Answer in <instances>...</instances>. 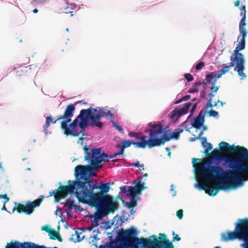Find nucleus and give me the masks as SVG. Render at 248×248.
Listing matches in <instances>:
<instances>
[{
	"instance_id": "nucleus-1",
	"label": "nucleus",
	"mask_w": 248,
	"mask_h": 248,
	"mask_svg": "<svg viewBox=\"0 0 248 248\" xmlns=\"http://www.w3.org/2000/svg\"><path fill=\"white\" fill-rule=\"evenodd\" d=\"M219 146V150L216 148L206 155L217 160V165L196 163L197 159L192 158L199 186L211 196H216L220 189L235 188L248 180V149L225 141Z\"/></svg>"
},
{
	"instance_id": "nucleus-2",
	"label": "nucleus",
	"mask_w": 248,
	"mask_h": 248,
	"mask_svg": "<svg viewBox=\"0 0 248 248\" xmlns=\"http://www.w3.org/2000/svg\"><path fill=\"white\" fill-rule=\"evenodd\" d=\"M84 180L73 181V185L69 180L68 185L60 186L57 190L50 191L48 197L53 195L55 201L59 202L69 193H75L78 199H86L119 205L118 202L114 200L112 196L107 194L110 189L109 183L101 182L99 185L97 183L92 185L91 181L87 177Z\"/></svg>"
},
{
	"instance_id": "nucleus-3",
	"label": "nucleus",
	"mask_w": 248,
	"mask_h": 248,
	"mask_svg": "<svg viewBox=\"0 0 248 248\" xmlns=\"http://www.w3.org/2000/svg\"><path fill=\"white\" fill-rule=\"evenodd\" d=\"M118 237L121 241L128 246H135L138 244H142L144 248H174V246L169 239L166 238L165 234L159 233L164 239L159 241L155 235H152L150 238L135 237L137 230L134 227L122 231L118 233Z\"/></svg>"
},
{
	"instance_id": "nucleus-4",
	"label": "nucleus",
	"mask_w": 248,
	"mask_h": 248,
	"mask_svg": "<svg viewBox=\"0 0 248 248\" xmlns=\"http://www.w3.org/2000/svg\"><path fill=\"white\" fill-rule=\"evenodd\" d=\"M240 16L242 19L240 21L239 25V29L240 34L238 36L237 41L238 44L234 50L235 57L232 60L231 59L232 62L228 66H223L222 69L219 70L222 75H224L229 70L236 65L235 70H236L239 76L241 77V79L246 78L247 75L243 72L244 69V59L243 55L239 51L245 48V38L247 36V31L245 28L246 25V7L245 5H242L240 7Z\"/></svg>"
},
{
	"instance_id": "nucleus-5",
	"label": "nucleus",
	"mask_w": 248,
	"mask_h": 248,
	"mask_svg": "<svg viewBox=\"0 0 248 248\" xmlns=\"http://www.w3.org/2000/svg\"><path fill=\"white\" fill-rule=\"evenodd\" d=\"M76 105V103L68 105L65 109L64 114L62 115L59 116L54 121H52L51 115L47 116L46 118V124L43 126L45 134H47V128L49 126L51 122L52 124H56L58 121L62 120L61 123V127L63 130L64 134L65 135L78 137L81 135V137L84 136L82 127L80 125V121L79 122L78 121V119H80V118H78L77 116L75 120L68 124V123L71 122V118L74 115Z\"/></svg>"
},
{
	"instance_id": "nucleus-6",
	"label": "nucleus",
	"mask_w": 248,
	"mask_h": 248,
	"mask_svg": "<svg viewBox=\"0 0 248 248\" xmlns=\"http://www.w3.org/2000/svg\"><path fill=\"white\" fill-rule=\"evenodd\" d=\"M85 152L84 160H89L90 165H78L75 168V175L77 177L80 175L81 177L86 176L92 170H97L102 168V162L107 161L108 155L106 154H101V148H94L92 150V153L89 152V148L87 146L84 147Z\"/></svg>"
},
{
	"instance_id": "nucleus-7",
	"label": "nucleus",
	"mask_w": 248,
	"mask_h": 248,
	"mask_svg": "<svg viewBox=\"0 0 248 248\" xmlns=\"http://www.w3.org/2000/svg\"><path fill=\"white\" fill-rule=\"evenodd\" d=\"M105 116L111 118L113 117V114L109 110L103 109H100L98 111L96 108H92L81 109L78 118H80L83 134L86 127L88 125L89 119L91 120L90 125L93 127L95 126L100 128L103 126V123L99 121V120Z\"/></svg>"
},
{
	"instance_id": "nucleus-8",
	"label": "nucleus",
	"mask_w": 248,
	"mask_h": 248,
	"mask_svg": "<svg viewBox=\"0 0 248 248\" xmlns=\"http://www.w3.org/2000/svg\"><path fill=\"white\" fill-rule=\"evenodd\" d=\"M221 240L227 242L236 239L244 240V248H248V218L239 219L234 231L221 234Z\"/></svg>"
},
{
	"instance_id": "nucleus-9",
	"label": "nucleus",
	"mask_w": 248,
	"mask_h": 248,
	"mask_svg": "<svg viewBox=\"0 0 248 248\" xmlns=\"http://www.w3.org/2000/svg\"><path fill=\"white\" fill-rule=\"evenodd\" d=\"M79 202L87 203L89 205L95 207L97 211L94 214V220H98L107 216L110 213H114L119 208V205L106 203L102 202L89 200L86 199H78Z\"/></svg>"
},
{
	"instance_id": "nucleus-10",
	"label": "nucleus",
	"mask_w": 248,
	"mask_h": 248,
	"mask_svg": "<svg viewBox=\"0 0 248 248\" xmlns=\"http://www.w3.org/2000/svg\"><path fill=\"white\" fill-rule=\"evenodd\" d=\"M42 202V199H38L32 202H27L25 205L15 202V206L13 208V212L16 210L19 214L24 213L26 215H30L33 212L34 208L39 206Z\"/></svg>"
},
{
	"instance_id": "nucleus-11",
	"label": "nucleus",
	"mask_w": 248,
	"mask_h": 248,
	"mask_svg": "<svg viewBox=\"0 0 248 248\" xmlns=\"http://www.w3.org/2000/svg\"><path fill=\"white\" fill-rule=\"evenodd\" d=\"M170 139H171V134L168 133L163 128V132L159 136H157L154 139H148V148H152L155 146L163 145L165 141H169Z\"/></svg>"
},
{
	"instance_id": "nucleus-12",
	"label": "nucleus",
	"mask_w": 248,
	"mask_h": 248,
	"mask_svg": "<svg viewBox=\"0 0 248 248\" xmlns=\"http://www.w3.org/2000/svg\"><path fill=\"white\" fill-rule=\"evenodd\" d=\"M148 126L151 128L149 130V139H154L163 132V126L160 123H149Z\"/></svg>"
},
{
	"instance_id": "nucleus-13",
	"label": "nucleus",
	"mask_w": 248,
	"mask_h": 248,
	"mask_svg": "<svg viewBox=\"0 0 248 248\" xmlns=\"http://www.w3.org/2000/svg\"><path fill=\"white\" fill-rule=\"evenodd\" d=\"M192 105L191 103H186L184 105L183 108L177 107L174 110H172L169 114L170 118L172 119H177L179 117L183 116L188 112Z\"/></svg>"
},
{
	"instance_id": "nucleus-14",
	"label": "nucleus",
	"mask_w": 248,
	"mask_h": 248,
	"mask_svg": "<svg viewBox=\"0 0 248 248\" xmlns=\"http://www.w3.org/2000/svg\"><path fill=\"white\" fill-rule=\"evenodd\" d=\"M38 245L30 242L21 243L17 241L7 243L6 248H41Z\"/></svg>"
},
{
	"instance_id": "nucleus-15",
	"label": "nucleus",
	"mask_w": 248,
	"mask_h": 248,
	"mask_svg": "<svg viewBox=\"0 0 248 248\" xmlns=\"http://www.w3.org/2000/svg\"><path fill=\"white\" fill-rule=\"evenodd\" d=\"M131 144L134 145L137 148L144 149L145 144L143 142L130 141L129 140L123 141L122 145L118 144L116 147L120 149L119 154H124V149L129 147Z\"/></svg>"
},
{
	"instance_id": "nucleus-16",
	"label": "nucleus",
	"mask_w": 248,
	"mask_h": 248,
	"mask_svg": "<svg viewBox=\"0 0 248 248\" xmlns=\"http://www.w3.org/2000/svg\"><path fill=\"white\" fill-rule=\"evenodd\" d=\"M128 136L130 137H134L135 139L139 141L137 142H142L144 143V148L147 146L148 147L149 141L147 137L144 135L142 133L138 132L136 133L133 131L130 132L128 133Z\"/></svg>"
},
{
	"instance_id": "nucleus-17",
	"label": "nucleus",
	"mask_w": 248,
	"mask_h": 248,
	"mask_svg": "<svg viewBox=\"0 0 248 248\" xmlns=\"http://www.w3.org/2000/svg\"><path fill=\"white\" fill-rule=\"evenodd\" d=\"M222 76V75L219 71H218L217 74H216L215 72H212L206 76L205 80H207L208 82L212 81L211 86L210 87H213V85L215 87H218L216 85L217 79L220 78Z\"/></svg>"
},
{
	"instance_id": "nucleus-18",
	"label": "nucleus",
	"mask_w": 248,
	"mask_h": 248,
	"mask_svg": "<svg viewBox=\"0 0 248 248\" xmlns=\"http://www.w3.org/2000/svg\"><path fill=\"white\" fill-rule=\"evenodd\" d=\"M203 134L202 132H201L198 139L202 140V144L204 148V153L206 155H208L209 153V151L211 150L213 148L212 144L210 143L207 142L206 139L204 137H202V136Z\"/></svg>"
},
{
	"instance_id": "nucleus-19",
	"label": "nucleus",
	"mask_w": 248,
	"mask_h": 248,
	"mask_svg": "<svg viewBox=\"0 0 248 248\" xmlns=\"http://www.w3.org/2000/svg\"><path fill=\"white\" fill-rule=\"evenodd\" d=\"M204 122V115L202 114V110L198 116L194 119L192 123V126L198 129L202 126Z\"/></svg>"
},
{
	"instance_id": "nucleus-20",
	"label": "nucleus",
	"mask_w": 248,
	"mask_h": 248,
	"mask_svg": "<svg viewBox=\"0 0 248 248\" xmlns=\"http://www.w3.org/2000/svg\"><path fill=\"white\" fill-rule=\"evenodd\" d=\"M209 88L210 89V93H208L209 99L206 105V108H208L209 107L212 108L213 106L212 104L213 98L215 96L219 89V87H215L214 85L213 87H209Z\"/></svg>"
},
{
	"instance_id": "nucleus-21",
	"label": "nucleus",
	"mask_w": 248,
	"mask_h": 248,
	"mask_svg": "<svg viewBox=\"0 0 248 248\" xmlns=\"http://www.w3.org/2000/svg\"><path fill=\"white\" fill-rule=\"evenodd\" d=\"M16 72V75L18 76H26L30 74L31 69L28 67H23L20 68Z\"/></svg>"
},
{
	"instance_id": "nucleus-22",
	"label": "nucleus",
	"mask_w": 248,
	"mask_h": 248,
	"mask_svg": "<svg viewBox=\"0 0 248 248\" xmlns=\"http://www.w3.org/2000/svg\"><path fill=\"white\" fill-rule=\"evenodd\" d=\"M49 235H50V238L51 239L55 240L57 239L59 242L62 241V239L60 233L55 230L51 229L49 230Z\"/></svg>"
},
{
	"instance_id": "nucleus-23",
	"label": "nucleus",
	"mask_w": 248,
	"mask_h": 248,
	"mask_svg": "<svg viewBox=\"0 0 248 248\" xmlns=\"http://www.w3.org/2000/svg\"><path fill=\"white\" fill-rule=\"evenodd\" d=\"M129 189L127 190V195L131 196L132 198H135V195L140 194L138 190L134 186H129Z\"/></svg>"
},
{
	"instance_id": "nucleus-24",
	"label": "nucleus",
	"mask_w": 248,
	"mask_h": 248,
	"mask_svg": "<svg viewBox=\"0 0 248 248\" xmlns=\"http://www.w3.org/2000/svg\"><path fill=\"white\" fill-rule=\"evenodd\" d=\"M65 206H67V211H71V210L72 209L73 207H76V205H74V201L70 199H68L67 200L66 202L65 203Z\"/></svg>"
},
{
	"instance_id": "nucleus-25",
	"label": "nucleus",
	"mask_w": 248,
	"mask_h": 248,
	"mask_svg": "<svg viewBox=\"0 0 248 248\" xmlns=\"http://www.w3.org/2000/svg\"><path fill=\"white\" fill-rule=\"evenodd\" d=\"M183 132V130L182 129H176L175 131L171 134V139H174L176 140L178 139L180 137V134Z\"/></svg>"
},
{
	"instance_id": "nucleus-26",
	"label": "nucleus",
	"mask_w": 248,
	"mask_h": 248,
	"mask_svg": "<svg viewBox=\"0 0 248 248\" xmlns=\"http://www.w3.org/2000/svg\"><path fill=\"white\" fill-rule=\"evenodd\" d=\"M144 184L143 182L141 184H137V185L135 186L140 194L141 191L144 190V189L147 188V186H144Z\"/></svg>"
},
{
	"instance_id": "nucleus-27",
	"label": "nucleus",
	"mask_w": 248,
	"mask_h": 248,
	"mask_svg": "<svg viewBox=\"0 0 248 248\" xmlns=\"http://www.w3.org/2000/svg\"><path fill=\"white\" fill-rule=\"evenodd\" d=\"M137 201L135 198H132V199L130 202H127V205L128 207H134L136 205Z\"/></svg>"
},
{
	"instance_id": "nucleus-28",
	"label": "nucleus",
	"mask_w": 248,
	"mask_h": 248,
	"mask_svg": "<svg viewBox=\"0 0 248 248\" xmlns=\"http://www.w3.org/2000/svg\"><path fill=\"white\" fill-rule=\"evenodd\" d=\"M199 86L198 85H197V82L194 84L193 88H190L188 90V93H197L199 91V89L198 88V87Z\"/></svg>"
},
{
	"instance_id": "nucleus-29",
	"label": "nucleus",
	"mask_w": 248,
	"mask_h": 248,
	"mask_svg": "<svg viewBox=\"0 0 248 248\" xmlns=\"http://www.w3.org/2000/svg\"><path fill=\"white\" fill-rule=\"evenodd\" d=\"M211 82H208L207 80H206V81H199V82H197V85H198L199 86H201V85H202V86L204 87V89H206V86L207 85H209L210 84V83L211 84Z\"/></svg>"
},
{
	"instance_id": "nucleus-30",
	"label": "nucleus",
	"mask_w": 248,
	"mask_h": 248,
	"mask_svg": "<svg viewBox=\"0 0 248 248\" xmlns=\"http://www.w3.org/2000/svg\"><path fill=\"white\" fill-rule=\"evenodd\" d=\"M185 78L188 82L191 81L194 79L193 76L188 73L185 74Z\"/></svg>"
},
{
	"instance_id": "nucleus-31",
	"label": "nucleus",
	"mask_w": 248,
	"mask_h": 248,
	"mask_svg": "<svg viewBox=\"0 0 248 248\" xmlns=\"http://www.w3.org/2000/svg\"><path fill=\"white\" fill-rule=\"evenodd\" d=\"M205 66V63L203 62H200L198 63L195 67V68L197 70H200L203 68V67Z\"/></svg>"
},
{
	"instance_id": "nucleus-32",
	"label": "nucleus",
	"mask_w": 248,
	"mask_h": 248,
	"mask_svg": "<svg viewBox=\"0 0 248 248\" xmlns=\"http://www.w3.org/2000/svg\"><path fill=\"white\" fill-rule=\"evenodd\" d=\"M176 216L179 219H181L183 217V211L182 209L178 210L176 212Z\"/></svg>"
},
{
	"instance_id": "nucleus-33",
	"label": "nucleus",
	"mask_w": 248,
	"mask_h": 248,
	"mask_svg": "<svg viewBox=\"0 0 248 248\" xmlns=\"http://www.w3.org/2000/svg\"><path fill=\"white\" fill-rule=\"evenodd\" d=\"M209 115L210 116H213L214 117H217L218 116V113L217 111L213 110H211L209 112Z\"/></svg>"
},
{
	"instance_id": "nucleus-34",
	"label": "nucleus",
	"mask_w": 248,
	"mask_h": 248,
	"mask_svg": "<svg viewBox=\"0 0 248 248\" xmlns=\"http://www.w3.org/2000/svg\"><path fill=\"white\" fill-rule=\"evenodd\" d=\"M0 198L4 199V200H5L4 202V204H5L7 202H8L9 201V198L8 197L7 194L0 195Z\"/></svg>"
},
{
	"instance_id": "nucleus-35",
	"label": "nucleus",
	"mask_w": 248,
	"mask_h": 248,
	"mask_svg": "<svg viewBox=\"0 0 248 248\" xmlns=\"http://www.w3.org/2000/svg\"><path fill=\"white\" fill-rule=\"evenodd\" d=\"M132 166H135L138 168L139 170H141V167H143V164H140L139 161H137L136 163L133 164L132 165Z\"/></svg>"
},
{
	"instance_id": "nucleus-36",
	"label": "nucleus",
	"mask_w": 248,
	"mask_h": 248,
	"mask_svg": "<svg viewBox=\"0 0 248 248\" xmlns=\"http://www.w3.org/2000/svg\"><path fill=\"white\" fill-rule=\"evenodd\" d=\"M172 235H174L173 237V241L176 240L177 241H180L181 240V238L178 236V234H175L174 232H172Z\"/></svg>"
},
{
	"instance_id": "nucleus-37",
	"label": "nucleus",
	"mask_w": 248,
	"mask_h": 248,
	"mask_svg": "<svg viewBox=\"0 0 248 248\" xmlns=\"http://www.w3.org/2000/svg\"><path fill=\"white\" fill-rule=\"evenodd\" d=\"M142 180V179L141 177H138L137 179V180H135L133 182H134V184H136V183H137V184H141V183H142L141 182Z\"/></svg>"
},
{
	"instance_id": "nucleus-38",
	"label": "nucleus",
	"mask_w": 248,
	"mask_h": 248,
	"mask_svg": "<svg viewBox=\"0 0 248 248\" xmlns=\"http://www.w3.org/2000/svg\"><path fill=\"white\" fill-rule=\"evenodd\" d=\"M206 96V91L205 89H203L201 91L200 93V97L202 98H205Z\"/></svg>"
},
{
	"instance_id": "nucleus-39",
	"label": "nucleus",
	"mask_w": 248,
	"mask_h": 248,
	"mask_svg": "<svg viewBox=\"0 0 248 248\" xmlns=\"http://www.w3.org/2000/svg\"><path fill=\"white\" fill-rule=\"evenodd\" d=\"M197 107V103H195L193 105L192 108L191 109V115H192L193 113V112L196 109Z\"/></svg>"
},
{
	"instance_id": "nucleus-40",
	"label": "nucleus",
	"mask_w": 248,
	"mask_h": 248,
	"mask_svg": "<svg viewBox=\"0 0 248 248\" xmlns=\"http://www.w3.org/2000/svg\"><path fill=\"white\" fill-rule=\"evenodd\" d=\"M190 98V96L189 95H186L184 96L182 98V100H183V101H186V100H188Z\"/></svg>"
},
{
	"instance_id": "nucleus-41",
	"label": "nucleus",
	"mask_w": 248,
	"mask_h": 248,
	"mask_svg": "<svg viewBox=\"0 0 248 248\" xmlns=\"http://www.w3.org/2000/svg\"><path fill=\"white\" fill-rule=\"evenodd\" d=\"M42 230H45L47 232L49 233V230H51V229H50L48 228V227L46 226H44L42 228Z\"/></svg>"
},
{
	"instance_id": "nucleus-42",
	"label": "nucleus",
	"mask_w": 248,
	"mask_h": 248,
	"mask_svg": "<svg viewBox=\"0 0 248 248\" xmlns=\"http://www.w3.org/2000/svg\"><path fill=\"white\" fill-rule=\"evenodd\" d=\"M121 191L123 193H126V192H127L126 186H123L121 187Z\"/></svg>"
},
{
	"instance_id": "nucleus-43",
	"label": "nucleus",
	"mask_w": 248,
	"mask_h": 248,
	"mask_svg": "<svg viewBox=\"0 0 248 248\" xmlns=\"http://www.w3.org/2000/svg\"><path fill=\"white\" fill-rule=\"evenodd\" d=\"M115 127L119 131L121 132L123 131V128L119 125H116Z\"/></svg>"
},
{
	"instance_id": "nucleus-44",
	"label": "nucleus",
	"mask_w": 248,
	"mask_h": 248,
	"mask_svg": "<svg viewBox=\"0 0 248 248\" xmlns=\"http://www.w3.org/2000/svg\"><path fill=\"white\" fill-rule=\"evenodd\" d=\"M234 5L235 7H238L240 5V1L239 0H237L236 1L234 2Z\"/></svg>"
},
{
	"instance_id": "nucleus-45",
	"label": "nucleus",
	"mask_w": 248,
	"mask_h": 248,
	"mask_svg": "<svg viewBox=\"0 0 248 248\" xmlns=\"http://www.w3.org/2000/svg\"><path fill=\"white\" fill-rule=\"evenodd\" d=\"M82 140H83V138L82 137L79 138L78 143L82 144H83Z\"/></svg>"
},
{
	"instance_id": "nucleus-46",
	"label": "nucleus",
	"mask_w": 248,
	"mask_h": 248,
	"mask_svg": "<svg viewBox=\"0 0 248 248\" xmlns=\"http://www.w3.org/2000/svg\"><path fill=\"white\" fill-rule=\"evenodd\" d=\"M123 154H119V152L118 153L113 154V157H115L118 155H122Z\"/></svg>"
},
{
	"instance_id": "nucleus-47",
	"label": "nucleus",
	"mask_w": 248,
	"mask_h": 248,
	"mask_svg": "<svg viewBox=\"0 0 248 248\" xmlns=\"http://www.w3.org/2000/svg\"><path fill=\"white\" fill-rule=\"evenodd\" d=\"M39 247H41L42 248H58L56 247H54V248H50V247H46L45 246H39L38 245Z\"/></svg>"
},
{
	"instance_id": "nucleus-48",
	"label": "nucleus",
	"mask_w": 248,
	"mask_h": 248,
	"mask_svg": "<svg viewBox=\"0 0 248 248\" xmlns=\"http://www.w3.org/2000/svg\"><path fill=\"white\" fill-rule=\"evenodd\" d=\"M47 0H37L38 2H46Z\"/></svg>"
},
{
	"instance_id": "nucleus-49",
	"label": "nucleus",
	"mask_w": 248,
	"mask_h": 248,
	"mask_svg": "<svg viewBox=\"0 0 248 248\" xmlns=\"http://www.w3.org/2000/svg\"><path fill=\"white\" fill-rule=\"evenodd\" d=\"M33 13H34V14H36L38 12V9H37L36 8L34 9L33 10Z\"/></svg>"
},
{
	"instance_id": "nucleus-50",
	"label": "nucleus",
	"mask_w": 248,
	"mask_h": 248,
	"mask_svg": "<svg viewBox=\"0 0 248 248\" xmlns=\"http://www.w3.org/2000/svg\"><path fill=\"white\" fill-rule=\"evenodd\" d=\"M217 102L220 103V104H221V105L222 106H223V105L225 104V103H224V102H223L222 101H219V100H218V101H217Z\"/></svg>"
},
{
	"instance_id": "nucleus-51",
	"label": "nucleus",
	"mask_w": 248,
	"mask_h": 248,
	"mask_svg": "<svg viewBox=\"0 0 248 248\" xmlns=\"http://www.w3.org/2000/svg\"><path fill=\"white\" fill-rule=\"evenodd\" d=\"M2 210H6V206L5 205V204L4 203V205H3L2 209Z\"/></svg>"
},
{
	"instance_id": "nucleus-52",
	"label": "nucleus",
	"mask_w": 248,
	"mask_h": 248,
	"mask_svg": "<svg viewBox=\"0 0 248 248\" xmlns=\"http://www.w3.org/2000/svg\"><path fill=\"white\" fill-rule=\"evenodd\" d=\"M106 155H108V158H113V157H113V154H111V155H109V156H108L107 154H106Z\"/></svg>"
},
{
	"instance_id": "nucleus-53",
	"label": "nucleus",
	"mask_w": 248,
	"mask_h": 248,
	"mask_svg": "<svg viewBox=\"0 0 248 248\" xmlns=\"http://www.w3.org/2000/svg\"><path fill=\"white\" fill-rule=\"evenodd\" d=\"M182 101H183V100H182V98L180 99V100H177L176 102H175V104H178L180 102H181Z\"/></svg>"
},
{
	"instance_id": "nucleus-54",
	"label": "nucleus",
	"mask_w": 248,
	"mask_h": 248,
	"mask_svg": "<svg viewBox=\"0 0 248 248\" xmlns=\"http://www.w3.org/2000/svg\"><path fill=\"white\" fill-rule=\"evenodd\" d=\"M68 13H69L70 14V16H73V11H70Z\"/></svg>"
},
{
	"instance_id": "nucleus-55",
	"label": "nucleus",
	"mask_w": 248,
	"mask_h": 248,
	"mask_svg": "<svg viewBox=\"0 0 248 248\" xmlns=\"http://www.w3.org/2000/svg\"><path fill=\"white\" fill-rule=\"evenodd\" d=\"M207 129V127L205 126H203V130H206Z\"/></svg>"
},
{
	"instance_id": "nucleus-56",
	"label": "nucleus",
	"mask_w": 248,
	"mask_h": 248,
	"mask_svg": "<svg viewBox=\"0 0 248 248\" xmlns=\"http://www.w3.org/2000/svg\"><path fill=\"white\" fill-rule=\"evenodd\" d=\"M218 103V102H215V103H214V104L213 105V106H217V103Z\"/></svg>"
},
{
	"instance_id": "nucleus-57",
	"label": "nucleus",
	"mask_w": 248,
	"mask_h": 248,
	"mask_svg": "<svg viewBox=\"0 0 248 248\" xmlns=\"http://www.w3.org/2000/svg\"><path fill=\"white\" fill-rule=\"evenodd\" d=\"M148 174L147 173H145L144 174H143V176H145V177H147L148 176Z\"/></svg>"
},
{
	"instance_id": "nucleus-58",
	"label": "nucleus",
	"mask_w": 248,
	"mask_h": 248,
	"mask_svg": "<svg viewBox=\"0 0 248 248\" xmlns=\"http://www.w3.org/2000/svg\"><path fill=\"white\" fill-rule=\"evenodd\" d=\"M0 169H2V163L0 162Z\"/></svg>"
},
{
	"instance_id": "nucleus-59",
	"label": "nucleus",
	"mask_w": 248,
	"mask_h": 248,
	"mask_svg": "<svg viewBox=\"0 0 248 248\" xmlns=\"http://www.w3.org/2000/svg\"><path fill=\"white\" fill-rule=\"evenodd\" d=\"M194 140H195V138H192L191 140H190V141H194Z\"/></svg>"
},
{
	"instance_id": "nucleus-60",
	"label": "nucleus",
	"mask_w": 248,
	"mask_h": 248,
	"mask_svg": "<svg viewBox=\"0 0 248 248\" xmlns=\"http://www.w3.org/2000/svg\"><path fill=\"white\" fill-rule=\"evenodd\" d=\"M196 100V98H194L192 100L193 101H195Z\"/></svg>"
},
{
	"instance_id": "nucleus-61",
	"label": "nucleus",
	"mask_w": 248,
	"mask_h": 248,
	"mask_svg": "<svg viewBox=\"0 0 248 248\" xmlns=\"http://www.w3.org/2000/svg\"><path fill=\"white\" fill-rule=\"evenodd\" d=\"M141 170H144L143 167H141Z\"/></svg>"
},
{
	"instance_id": "nucleus-62",
	"label": "nucleus",
	"mask_w": 248,
	"mask_h": 248,
	"mask_svg": "<svg viewBox=\"0 0 248 248\" xmlns=\"http://www.w3.org/2000/svg\"><path fill=\"white\" fill-rule=\"evenodd\" d=\"M93 176H95L96 175V173H93V174H92Z\"/></svg>"
},
{
	"instance_id": "nucleus-63",
	"label": "nucleus",
	"mask_w": 248,
	"mask_h": 248,
	"mask_svg": "<svg viewBox=\"0 0 248 248\" xmlns=\"http://www.w3.org/2000/svg\"><path fill=\"white\" fill-rule=\"evenodd\" d=\"M166 149V150H169V148L168 147H167Z\"/></svg>"
},
{
	"instance_id": "nucleus-64",
	"label": "nucleus",
	"mask_w": 248,
	"mask_h": 248,
	"mask_svg": "<svg viewBox=\"0 0 248 248\" xmlns=\"http://www.w3.org/2000/svg\"><path fill=\"white\" fill-rule=\"evenodd\" d=\"M215 248H220V247H215Z\"/></svg>"
}]
</instances>
